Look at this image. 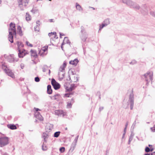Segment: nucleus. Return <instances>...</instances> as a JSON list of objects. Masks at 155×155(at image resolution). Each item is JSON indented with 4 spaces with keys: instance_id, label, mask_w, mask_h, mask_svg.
Masks as SVG:
<instances>
[{
    "instance_id": "obj_1",
    "label": "nucleus",
    "mask_w": 155,
    "mask_h": 155,
    "mask_svg": "<svg viewBox=\"0 0 155 155\" xmlns=\"http://www.w3.org/2000/svg\"><path fill=\"white\" fill-rule=\"evenodd\" d=\"M2 69L4 70L5 72L8 75V76L13 78H15L14 74L12 72V70L7 68L6 65H5L4 64L2 65Z\"/></svg>"
},
{
    "instance_id": "obj_2",
    "label": "nucleus",
    "mask_w": 155,
    "mask_h": 155,
    "mask_svg": "<svg viewBox=\"0 0 155 155\" xmlns=\"http://www.w3.org/2000/svg\"><path fill=\"white\" fill-rule=\"evenodd\" d=\"M145 78V81L147 82L146 85H148V83L150 82L148 79V78L151 80V82H152V81L153 80V74L152 72H148L146 74H144L143 75Z\"/></svg>"
},
{
    "instance_id": "obj_3",
    "label": "nucleus",
    "mask_w": 155,
    "mask_h": 155,
    "mask_svg": "<svg viewBox=\"0 0 155 155\" xmlns=\"http://www.w3.org/2000/svg\"><path fill=\"white\" fill-rule=\"evenodd\" d=\"M9 143L8 138L7 137H0V146L3 147Z\"/></svg>"
},
{
    "instance_id": "obj_4",
    "label": "nucleus",
    "mask_w": 155,
    "mask_h": 155,
    "mask_svg": "<svg viewBox=\"0 0 155 155\" xmlns=\"http://www.w3.org/2000/svg\"><path fill=\"white\" fill-rule=\"evenodd\" d=\"M128 101L130 104V108L132 110L133 108L134 105V95L133 94V89L132 90L131 93L129 95Z\"/></svg>"
},
{
    "instance_id": "obj_5",
    "label": "nucleus",
    "mask_w": 155,
    "mask_h": 155,
    "mask_svg": "<svg viewBox=\"0 0 155 155\" xmlns=\"http://www.w3.org/2000/svg\"><path fill=\"white\" fill-rule=\"evenodd\" d=\"M51 84L55 90H58L61 87L60 84L57 82L54 78L51 79Z\"/></svg>"
},
{
    "instance_id": "obj_6",
    "label": "nucleus",
    "mask_w": 155,
    "mask_h": 155,
    "mask_svg": "<svg viewBox=\"0 0 155 155\" xmlns=\"http://www.w3.org/2000/svg\"><path fill=\"white\" fill-rule=\"evenodd\" d=\"M11 31L14 32L15 35H16L17 33L15 28V23L11 22L9 25V28L8 29V31Z\"/></svg>"
},
{
    "instance_id": "obj_7",
    "label": "nucleus",
    "mask_w": 155,
    "mask_h": 155,
    "mask_svg": "<svg viewBox=\"0 0 155 155\" xmlns=\"http://www.w3.org/2000/svg\"><path fill=\"white\" fill-rule=\"evenodd\" d=\"M18 56L20 58H22L28 54L26 50L23 49L22 50L20 49L18 50Z\"/></svg>"
},
{
    "instance_id": "obj_8",
    "label": "nucleus",
    "mask_w": 155,
    "mask_h": 155,
    "mask_svg": "<svg viewBox=\"0 0 155 155\" xmlns=\"http://www.w3.org/2000/svg\"><path fill=\"white\" fill-rule=\"evenodd\" d=\"M29 2V0H18L19 5H22L25 7L27 5Z\"/></svg>"
},
{
    "instance_id": "obj_9",
    "label": "nucleus",
    "mask_w": 155,
    "mask_h": 155,
    "mask_svg": "<svg viewBox=\"0 0 155 155\" xmlns=\"http://www.w3.org/2000/svg\"><path fill=\"white\" fill-rule=\"evenodd\" d=\"M54 114L55 115L59 116H61V115H62L63 117H64L66 114V113L64 112L62 110H55L54 111Z\"/></svg>"
},
{
    "instance_id": "obj_10",
    "label": "nucleus",
    "mask_w": 155,
    "mask_h": 155,
    "mask_svg": "<svg viewBox=\"0 0 155 155\" xmlns=\"http://www.w3.org/2000/svg\"><path fill=\"white\" fill-rule=\"evenodd\" d=\"M9 35H8V39L9 41L11 43H12L13 42V37L14 35L16 37V35H15L14 34V32H12L11 31H8Z\"/></svg>"
},
{
    "instance_id": "obj_11",
    "label": "nucleus",
    "mask_w": 155,
    "mask_h": 155,
    "mask_svg": "<svg viewBox=\"0 0 155 155\" xmlns=\"http://www.w3.org/2000/svg\"><path fill=\"white\" fill-rule=\"evenodd\" d=\"M79 62V61L77 58L75 59L74 60H71L69 61V64H71L76 66Z\"/></svg>"
},
{
    "instance_id": "obj_12",
    "label": "nucleus",
    "mask_w": 155,
    "mask_h": 155,
    "mask_svg": "<svg viewBox=\"0 0 155 155\" xmlns=\"http://www.w3.org/2000/svg\"><path fill=\"white\" fill-rule=\"evenodd\" d=\"M7 126L8 128L11 130H15L17 128L16 125L14 124H8Z\"/></svg>"
},
{
    "instance_id": "obj_13",
    "label": "nucleus",
    "mask_w": 155,
    "mask_h": 155,
    "mask_svg": "<svg viewBox=\"0 0 155 155\" xmlns=\"http://www.w3.org/2000/svg\"><path fill=\"white\" fill-rule=\"evenodd\" d=\"M30 52L31 54V56L35 58H36L38 57L37 52L35 50H31Z\"/></svg>"
},
{
    "instance_id": "obj_14",
    "label": "nucleus",
    "mask_w": 155,
    "mask_h": 155,
    "mask_svg": "<svg viewBox=\"0 0 155 155\" xmlns=\"http://www.w3.org/2000/svg\"><path fill=\"white\" fill-rule=\"evenodd\" d=\"M52 90L51 85H48L47 87V93L48 94H51L52 93Z\"/></svg>"
},
{
    "instance_id": "obj_15",
    "label": "nucleus",
    "mask_w": 155,
    "mask_h": 155,
    "mask_svg": "<svg viewBox=\"0 0 155 155\" xmlns=\"http://www.w3.org/2000/svg\"><path fill=\"white\" fill-rule=\"evenodd\" d=\"M13 55V54H10L8 55V58L7 59L8 61L12 63L14 61V59Z\"/></svg>"
},
{
    "instance_id": "obj_16",
    "label": "nucleus",
    "mask_w": 155,
    "mask_h": 155,
    "mask_svg": "<svg viewBox=\"0 0 155 155\" xmlns=\"http://www.w3.org/2000/svg\"><path fill=\"white\" fill-rule=\"evenodd\" d=\"M134 2H133L130 0H128L126 5L130 8H132L134 5Z\"/></svg>"
},
{
    "instance_id": "obj_17",
    "label": "nucleus",
    "mask_w": 155,
    "mask_h": 155,
    "mask_svg": "<svg viewBox=\"0 0 155 155\" xmlns=\"http://www.w3.org/2000/svg\"><path fill=\"white\" fill-rule=\"evenodd\" d=\"M16 44L18 46L17 49H20L21 48H22L24 47V45L22 44V42L21 41H17Z\"/></svg>"
},
{
    "instance_id": "obj_18",
    "label": "nucleus",
    "mask_w": 155,
    "mask_h": 155,
    "mask_svg": "<svg viewBox=\"0 0 155 155\" xmlns=\"http://www.w3.org/2000/svg\"><path fill=\"white\" fill-rule=\"evenodd\" d=\"M87 37V36L86 34L83 33L82 34V35L81 36V38L82 41L83 42H85L86 41Z\"/></svg>"
},
{
    "instance_id": "obj_19",
    "label": "nucleus",
    "mask_w": 155,
    "mask_h": 155,
    "mask_svg": "<svg viewBox=\"0 0 155 155\" xmlns=\"http://www.w3.org/2000/svg\"><path fill=\"white\" fill-rule=\"evenodd\" d=\"M18 33L19 34V35L20 36H22L23 35L22 33L21 28L20 26H18L17 27Z\"/></svg>"
},
{
    "instance_id": "obj_20",
    "label": "nucleus",
    "mask_w": 155,
    "mask_h": 155,
    "mask_svg": "<svg viewBox=\"0 0 155 155\" xmlns=\"http://www.w3.org/2000/svg\"><path fill=\"white\" fill-rule=\"evenodd\" d=\"M76 145V144L72 143L71 145V148L69 150V151L72 152L74 150Z\"/></svg>"
},
{
    "instance_id": "obj_21",
    "label": "nucleus",
    "mask_w": 155,
    "mask_h": 155,
    "mask_svg": "<svg viewBox=\"0 0 155 155\" xmlns=\"http://www.w3.org/2000/svg\"><path fill=\"white\" fill-rule=\"evenodd\" d=\"M134 134L133 132H131L130 136L129 137V140L128 142V144H130L131 141L132 140L134 136Z\"/></svg>"
},
{
    "instance_id": "obj_22",
    "label": "nucleus",
    "mask_w": 155,
    "mask_h": 155,
    "mask_svg": "<svg viewBox=\"0 0 155 155\" xmlns=\"http://www.w3.org/2000/svg\"><path fill=\"white\" fill-rule=\"evenodd\" d=\"M63 42H64V44L67 43L69 44V45L71 44V42L69 41L67 37H65L64 38Z\"/></svg>"
},
{
    "instance_id": "obj_23",
    "label": "nucleus",
    "mask_w": 155,
    "mask_h": 155,
    "mask_svg": "<svg viewBox=\"0 0 155 155\" xmlns=\"http://www.w3.org/2000/svg\"><path fill=\"white\" fill-rule=\"evenodd\" d=\"M60 133L61 132L60 131L56 132L54 133V135L53 136V137H54L57 138L59 136Z\"/></svg>"
},
{
    "instance_id": "obj_24",
    "label": "nucleus",
    "mask_w": 155,
    "mask_h": 155,
    "mask_svg": "<svg viewBox=\"0 0 155 155\" xmlns=\"http://www.w3.org/2000/svg\"><path fill=\"white\" fill-rule=\"evenodd\" d=\"M31 16L29 15V13L28 12H27L26 13V20L27 21H29L31 20Z\"/></svg>"
},
{
    "instance_id": "obj_25",
    "label": "nucleus",
    "mask_w": 155,
    "mask_h": 155,
    "mask_svg": "<svg viewBox=\"0 0 155 155\" xmlns=\"http://www.w3.org/2000/svg\"><path fill=\"white\" fill-rule=\"evenodd\" d=\"M76 9L77 10H79V11H82L83 10L81 6L78 3H76Z\"/></svg>"
},
{
    "instance_id": "obj_26",
    "label": "nucleus",
    "mask_w": 155,
    "mask_h": 155,
    "mask_svg": "<svg viewBox=\"0 0 155 155\" xmlns=\"http://www.w3.org/2000/svg\"><path fill=\"white\" fill-rule=\"evenodd\" d=\"M103 22L107 25L110 23V20L108 18L104 20Z\"/></svg>"
},
{
    "instance_id": "obj_27",
    "label": "nucleus",
    "mask_w": 155,
    "mask_h": 155,
    "mask_svg": "<svg viewBox=\"0 0 155 155\" xmlns=\"http://www.w3.org/2000/svg\"><path fill=\"white\" fill-rule=\"evenodd\" d=\"M132 8L136 9V10H139L140 8V6L139 5L137 4L135 2V4Z\"/></svg>"
},
{
    "instance_id": "obj_28",
    "label": "nucleus",
    "mask_w": 155,
    "mask_h": 155,
    "mask_svg": "<svg viewBox=\"0 0 155 155\" xmlns=\"http://www.w3.org/2000/svg\"><path fill=\"white\" fill-rule=\"evenodd\" d=\"M107 26L106 25L104 24V23L103 22L101 25H100V28L99 29V31L101 30V29H102L104 27L106 26Z\"/></svg>"
},
{
    "instance_id": "obj_29",
    "label": "nucleus",
    "mask_w": 155,
    "mask_h": 155,
    "mask_svg": "<svg viewBox=\"0 0 155 155\" xmlns=\"http://www.w3.org/2000/svg\"><path fill=\"white\" fill-rule=\"evenodd\" d=\"M48 68V66L46 65H43V67L42 68V71L43 72H45L46 71V68Z\"/></svg>"
},
{
    "instance_id": "obj_30",
    "label": "nucleus",
    "mask_w": 155,
    "mask_h": 155,
    "mask_svg": "<svg viewBox=\"0 0 155 155\" xmlns=\"http://www.w3.org/2000/svg\"><path fill=\"white\" fill-rule=\"evenodd\" d=\"M66 91H71L73 90V89H72L71 87V86L70 87L67 86L65 87Z\"/></svg>"
},
{
    "instance_id": "obj_31",
    "label": "nucleus",
    "mask_w": 155,
    "mask_h": 155,
    "mask_svg": "<svg viewBox=\"0 0 155 155\" xmlns=\"http://www.w3.org/2000/svg\"><path fill=\"white\" fill-rule=\"evenodd\" d=\"M48 135L46 133H44L43 134L42 138L43 139H46L48 137Z\"/></svg>"
},
{
    "instance_id": "obj_32",
    "label": "nucleus",
    "mask_w": 155,
    "mask_h": 155,
    "mask_svg": "<svg viewBox=\"0 0 155 155\" xmlns=\"http://www.w3.org/2000/svg\"><path fill=\"white\" fill-rule=\"evenodd\" d=\"M44 143H43V144L42 146V149L44 151L48 149V147L46 146H44Z\"/></svg>"
},
{
    "instance_id": "obj_33",
    "label": "nucleus",
    "mask_w": 155,
    "mask_h": 155,
    "mask_svg": "<svg viewBox=\"0 0 155 155\" xmlns=\"http://www.w3.org/2000/svg\"><path fill=\"white\" fill-rule=\"evenodd\" d=\"M72 94L71 93H66L64 94V97H71L70 96Z\"/></svg>"
},
{
    "instance_id": "obj_34",
    "label": "nucleus",
    "mask_w": 155,
    "mask_h": 155,
    "mask_svg": "<svg viewBox=\"0 0 155 155\" xmlns=\"http://www.w3.org/2000/svg\"><path fill=\"white\" fill-rule=\"evenodd\" d=\"M145 151L147 153H148L150 152V148L146 146L145 149Z\"/></svg>"
},
{
    "instance_id": "obj_35",
    "label": "nucleus",
    "mask_w": 155,
    "mask_h": 155,
    "mask_svg": "<svg viewBox=\"0 0 155 155\" xmlns=\"http://www.w3.org/2000/svg\"><path fill=\"white\" fill-rule=\"evenodd\" d=\"M65 148L64 147H61L59 149V151L61 153H63L65 151Z\"/></svg>"
},
{
    "instance_id": "obj_36",
    "label": "nucleus",
    "mask_w": 155,
    "mask_h": 155,
    "mask_svg": "<svg viewBox=\"0 0 155 155\" xmlns=\"http://www.w3.org/2000/svg\"><path fill=\"white\" fill-rule=\"evenodd\" d=\"M78 137H79V135H78L75 138L74 141H73V143H75V144H77V141H78Z\"/></svg>"
},
{
    "instance_id": "obj_37",
    "label": "nucleus",
    "mask_w": 155,
    "mask_h": 155,
    "mask_svg": "<svg viewBox=\"0 0 155 155\" xmlns=\"http://www.w3.org/2000/svg\"><path fill=\"white\" fill-rule=\"evenodd\" d=\"M35 81L36 82H39L40 81V79L39 78L38 76L35 77Z\"/></svg>"
},
{
    "instance_id": "obj_38",
    "label": "nucleus",
    "mask_w": 155,
    "mask_h": 155,
    "mask_svg": "<svg viewBox=\"0 0 155 155\" xmlns=\"http://www.w3.org/2000/svg\"><path fill=\"white\" fill-rule=\"evenodd\" d=\"M137 62L135 60H133L131 61V62L130 63V64L133 65L134 64H136Z\"/></svg>"
},
{
    "instance_id": "obj_39",
    "label": "nucleus",
    "mask_w": 155,
    "mask_h": 155,
    "mask_svg": "<svg viewBox=\"0 0 155 155\" xmlns=\"http://www.w3.org/2000/svg\"><path fill=\"white\" fill-rule=\"evenodd\" d=\"M54 34H56V33L55 32H51L50 33H48V35L50 36L51 37V36L54 35Z\"/></svg>"
},
{
    "instance_id": "obj_40",
    "label": "nucleus",
    "mask_w": 155,
    "mask_h": 155,
    "mask_svg": "<svg viewBox=\"0 0 155 155\" xmlns=\"http://www.w3.org/2000/svg\"><path fill=\"white\" fill-rule=\"evenodd\" d=\"M77 85H75V84H72L71 86V87L72 89H73V90H74L75 88L77 87Z\"/></svg>"
},
{
    "instance_id": "obj_41",
    "label": "nucleus",
    "mask_w": 155,
    "mask_h": 155,
    "mask_svg": "<svg viewBox=\"0 0 155 155\" xmlns=\"http://www.w3.org/2000/svg\"><path fill=\"white\" fill-rule=\"evenodd\" d=\"M81 32L83 34L84 33V32H85V29L84 28V27L83 26H81ZM84 34H86L85 32H84Z\"/></svg>"
},
{
    "instance_id": "obj_42",
    "label": "nucleus",
    "mask_w": 155,
    "mask_h": 155,
    "mask_svg": "<svg viewBox=\"0 0 155 155\" xmlns=\"http://www.w3.org/2000/svg\"><path fill=\"white\" fill-rule=\"evenodd\" d=\"M150 14L152 15L153 16L155 17V12L151 11L150 12Z\"/></svg>"
},
{
    "instance_id": "obj_43",
    "label": "nucleus",
    "mask_w": 155,
    "mask_h": 155,
    "mask_svg": "<svg viewBox=\"0 0 155 155\" xmlns=\"http://www.w3.org/2000/svg\"><path fill=\"white\" fill-rule=\"evenodd\" d=\"M48 48V46H47L46 48L43 47V48H42L41 50L42 51H43V52H45L47 51Z\"/></svg>"
},
{
    "instance_id": "obj_44",
    "label": "nucleus",
    "mask_w": 155,
    "mask_h": 155,
    "mask_svg": "<svg viewBox=\"0 0 155 155\" xmlns=\"http://www.w3.org/2000/svg\"><path fill=\"white\" fill-rule=\"evenodd\" d=\"M72 104L71 103H68L67 105V107L68 108H71V107Z\"/></svg>"
},
{
    "instance_id": "obj_45",
    "label": "nucleus",
    "mask_w": 155,
    "mask_h": 155,
    "mask_svg": "<svg viewBox=\"0 0 155 155\" xmlns=\"http://www.w3.org/2000/svg\"><path fill=\"white\" fill-rule=\"evenodd\" d=\"M38 25H37L36 26H35L34 27V30L35 31H38L39 30V28H38Z\"/></svg>"
},
{
    "instance_id": "obj_46",
    "label": "nucleus",
    "mask_w": 155,
    "mask_h": 155,
    "mask_svg": "<svg viewBox=\"0 0 155 155\" xmlns=\"http://www.w3.org/2000/svg\"><path fill=\"white\" fill-rule=\"evenodd\" d=\"M26 43L27 45L30 46V47H33V45L31 44H29V42L28 41H26Z\"/></svg>"
},
{
    "instance_id": "obj_47",
    "label": "nucleus",
    "mask_w": 155,
    "mask_h": 155,
    "mask_svg": "<svg viewBox=\"0 0 155 155\" xmlns=\"http://www.w3.org/2000/svg\"><path fill=\"white\" fill-rule=\"evenodd\" d=\"M60 96V94H56L54 95L53 96V97H54V100H56L58 98L57 97V96Z\"/></svg>"
},
{
    "instance_id": "obj_48",
    "label": "nucleus",
    "mask_w": 155,
    "mask_h": 155,
    "mask_svg": "<svg viewBox=\"0 0 155 155\" xmlns=\"http://www.w3.org/2000/svg\"><path fill=\"white\" fill-rule=\"evenodd\" d=\"M101 93H100V91H98L97 93V94H96V96H101Z\"/></svg>"
},
{
    "instance_id": "obj_49",
    "label": "nucleus",
    "mask_w": 155,
    "mask_h": 155,
    "mask_svg": "<svg viewBox=\"0 0 155 155\" xmlns=\"http://www.w3.org/2000/svg\"><path fill=\"white\" fill-rule=\"evenodd\" d=\"M128 0H121L122 2L123 3H124L126 4H127V3Z\"/></svg>"
},
{
    "instance_id": "obj_50",
    "label": "nucleus",
    "mask_w": 155,
    "mask_h": 155,
    "mask_svg": "<svg viewBox=\"0 0 155 155\" xmlns=\"http://www.w3.org/2000/svg\"><path fill=\"white\" fill-rule=\"evenodd\" d=\"M66 65L67 63L65 61H64L63 64V66L65 68L66 67Z\"/></svg>"
},
{
    "instance_id": "obj_51",
    "label": "nucleus",
    "mask_w": 155,
    "mask_h": 155,
    "mask_svg": "<svg viewBox=\"0 0 155 155\" xmlns=\"http://www.w3.org/2000/svg\"><path fill=\"white\" fill-rule=\"evenodd\" d=\"M31 11L32 12L35 13L36 12L37 10L36 9H33Z\"/></svg>"
},
{
    "instance_id": "obj_52",
    "label": "nucleus",
    "mask_w": 155,
    "mask_h": 155,
    "mask_svg": "<svg viewBox=\"0 0 155 155\" xmlns=\"http://www.w3.org/2000/svg\"><path fill=\"white\" fill-rule=\"evenodd\" d=\"M60 68L61 70L60 71L62 72V71L64 70L65 68L64 67L61 66Z\"/></svg>"
},
{
    "instance_id": "obj_53",
    "label": "nucleus",
    "mask_w": 155,
    "mask_h": 155,
    "mask_svg": "<svg viewBox=\"0 0 155 155\" xmlns=\"http://www.w3.org/2000/svg\"><path fill=\"white\" fill-rule=\"evenodd\" d=\"M59 34H60V38H62V36H64V35L63 33H61V32H60L59 33Z\"/></svg>"
},
{
    "instance_id": "obj_54",
    "label": "nucleus",
    "mask_w": 155,
    "mask_h": 155,
    "mask_svg": "<svg viewBox=\"0 0 155 155\" xmlns=\"http://www.w3.org/2000/svg\"><path fill=\"white\" fill-rule=\"evenodd\" d=\"M104 109V107H100L99 108V111L101 112V110H102Z\"/></svg>"
},
{
    "instance_id": "obj_55",
    "label": "nucleus",
    "mask_w": 155,
    "mask_h": 155,
    "mask_svg": "<svg viewBox=\"0 0 155 155\" xmlns=\"http://www.w3.org/2000/svg\"><path fill=\"white\" fill-rule=\"evenodd\" d=\"M151 129L153 132H155V127H151Z\"/></svg>"
},
{
    "instance_id": "obj_56",
    "label": "nucleus",
    "mask_w": 155,
    "mask_h": 155,
    "mask_svg": "<svg viewBox=\"0 0 155 155\" xmlns=\"http://www.w3.org/2000/svg\"><path fill=\"white\" fill-rule=\"evenodd\" d=\"M109 149H107L106 150V153L105 154V155H107V154L109 152Z\"/></svg>"
},
{
    "instance_id": "obj_57",
    "label": "nucleus",
    "mask_w": 155,
    "mask_h": 155,
    "mask_svg": "<svg viewBox=\"0 0 155 155\" xmlns=\"http://www.w3.org/2000/svg\"><path fill=\"white\" fill-rule=\"evenodd\" d=\"M2 155H9V154L6 152H3L2 153Z\"/></svg>"
},
{
    "instance_id": "obj_58",
    "label": "nucleus",
    "mask_w": 155,
    "mask_h": 155,
    "mask_svg": "<svg viewBox=\"0 0 155 155\" xmlns=\"http://www.w3.org/2000/svg\"><path fill=\"white\" fill-rule=\"evenodd\" d=\"M39 22H40V21L39 20H37V21H36V23H37V25H38V26H39L40 25V23H39Z\"/></svg>"
},
{
    "instance_id": "obj_59",
    "label": "nucleus",
    "mask_w": 155,
    "mask_h": 155,
    "mask_svg": "<svg viewBox=\"0 0 155 155\" xmlns=\"http://www.w3.org/2000/svg\"><path fill=\"white\" fill-rule=\"evenodd\" d=\"M74 102V99L72 98L71 100L70 103H71L72 104Z\"/></svg>"
},
{
    "instance_id": "obj_60",
    "label": "nucleus",
    "mask_w": 155,
    "mask_h": 155,
    "mask_svg": "<svg viewBox=\"0 0 155 155\" xmlns=\"http://www.w3.org/2000/svg\"><path fill=\"white\" fill-rule=\"evenodd\" d=\"M8 56L6 54H4V57L6 59H7V58H8Z\"/></svg>"
},
{
    "instance_id": "obj_61",
    "label": "nucleus",
    "mask_w": 155,
    "mask_h": 155,
    "mask_svg": "<svg viewBox=\"0 0 155 155\" xmlns=\"http://www.w3.org/2000/svg\"><path fill=\"white\" fill-rule=\"evenodd\" d=\"M64 44V42H62V43L61 44V48L63 50V45Z\"/></svg>"
},
{
    "instance_id": "obj_62",
    "label": "nucleus",
    "mask_w": 155,
    "mask_h": 155,
    "mask_svg": "<svg viewBox=\"0 0 155 155\" xmlns=\"http://www.w3.org/2000/svg\"><path fill=\"white\" fill-rule=\"evenodd\" d=\"M21 68L22 69H23V68H24V65L23 64H21Z\"/></svg>"
},
{
    "instance_id": "obj_63",
    "label": "nucleus",
    "mask_w": 155,
    "mask_h": 155,
    "mask_svg": "<svg viewBox=\"0 0 155 155\" xmlns=\"http://www.w3.org/2000/svg\"><path fill=\"white\" fill-rule=\"evenodd\" d=\"M154 150V148H150V152H152Z\"/></svg>"
},
{
    "instance_id": "obj_64",
    "label": "nucleus",
    "mask_w": 155,
    "mask_h": 155,
    "mask_svg": "<svg viewBox=\"0 0 155 155\" xmlns=\"http://www.w3.org/2000/svg\"><path fill=\"white\" fill-rule=\"evenodd\" d=\"M150 155H155V151H154L150 153Z\"/></svg>"
}]
</instances>
